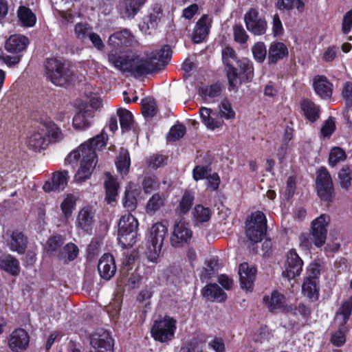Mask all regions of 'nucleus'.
<instances>
[{"label":"nucleus","instance_id":"obj_64","mask_svg":"<svg viewBox=\"0 0 352 352\" xmlns=\"http://www.w3.org/2000/svg\"><path fill=\"white\" fill-rule=\"evenodd\" d=\"M272 337L273 334L267 327H261L255 336V341L263 343L265 341H269Z\"/></svg>","mask_w":352,"mask_h":352},{"label":"nucleus","instance_id":"obj_16","mask_svg":"<svg viewBox=\"0 0 352 352\" xmlns=\"http://www.w3.org/2000/svg\"><path fill=\"white\" fill-rule=\"evenodd\" d=\"M69 176L67 170H58L52 174L51 181H47L43 189L46 192L63 190L67 185Z\"/></svg>","mask_w":352,"mask_h":352},{"label":"nucleus","instance_id":"obj_47","mask_svg":"<svg viewBox=\"0 0 352 352\" xmlns=\"http://www.w3.org/2000/svg\"><path fill=\"white\" fill-rule=\"evenodd\" d=\"M346 158V153L342 148L334 147L329 153V164L331 167H334L340 162L345 160Z\"/></svg>","mask_w":352,"mask_h":352},{"label":"nucleus","instance_id":"obj_43","mask_svg":"<svg viewBox=\"0 0 352 352\" xmlns=\"http://www.w3.org/2000/svg\"><path fill=\"white\" fill-rule=\"evenodd\" d=\"M352 170L346 166L342 167L338 173V182L340 187L346 190L351 186Z\"/></svg>","mask_w":352,"mask_h":352},{"label":"nucleus","instance_id":"obj_50","mask_svg":"<svg viewBox=\"0 0 352 352\" xmlns=\"http://www.w3.org/2000/svg\"><path fill=\"white\" fill-rule=\"evenodd\" d=\"M219 113L221 118L230 120L235 118V112L232 109L230 102L228 99L221 100L219 105Z\"/></svg>","mask_w":352,"mask_h":352},{"label":"nucleus","instance_id":"obj_44","mask_svg":"<svg viewBox=\"0 0 352 352\" xmlns=\"http://www.w3.org/2000/svg\"><path fill=\"white\" fill-rule=\"evenodd\" d=\"M77 199L72 194H67L60 204L62 212L65 218H69L76 206Z\"/></svg>","mask_w":352,"mask_h":352},{"label":"nucleus","instance_id":"obj_24","mask_svg":"<svg viewBox=\"0 0 352 352\" xmlns=\"http://www.w3.org/2000/svg\"><path fill=\"white\" fill-rule=\"evenodd\" d=\"M94 118L92 108L87 107L80 110L73 118V126L76 129L85 130L90 126L91 119Z\"/></svg>","mask_w":352,"mask_h":352},{"label":"nucleus","instance_id":"obj_19","mask_svg":"<svg viewBox=\"0 0 352 352\" xmlns=\"http://www.w3.org/2000/svg\"><path fill=\"white\" fill-rule=\"evenodd\" d=\"M313 87L316 94L322 99L330 98L332 96L333 85L324 76H316L314 77Z\"/></svg>","mask_w":352,"mask_h":352},{"label":"nucleus","instance_id":"obj_51","mask_svg":"<svg viewBox=\"0 0 352 352\" xmlns=\"http://www.w3.org/2000/svg\"><path fill=\"white\" fill-rule=\"evenodd\" d=\"M254 58L258 63H263L267 55L265 45L263 42L255 43L252 47Z\"/></svg>","mask_w":352,"mask_h":352},{"label":"nucleus","instance_id":"obj_22","mask_svg":"<svg viewBox=\"0 0 352 352\" xmlns=\"http://www.w3.org/2000/svg\"><path fill=\"white\" fill-rule=\"evenodd\" d=\"M47 141V129L41 125L38 130L29 137L28 146L34 151H40L46 147Z\"/></svg>","mask_w":352,"mask_h":352},{"label":"nucleus","instance_id":"obj_63","mask_svg":"<svg viewBox=\"0 0 352 352\" xmlns=\"http://www.w3.org/2000/svg\"><path fill=\"white\" fill-rule=\"evenodd\" d=\"M352 28V9L348 11L343 16L342 23V32L344 34L349 33Z\"/></svg>","mask_w":352,"mask_h":352},{"label":"nucleus","instance_id":"obj_49","mask_svg":"<svg viewBox=\"0 0 352 352\" xmlns=\"http://www.w3.org/2000/svg\"><path fill=\"white\" fill-rule=\"evenodd\" d=\"M240 71L245 74L247 80H251L254 76L253 64L251 60L248 58H242L236 61Z\"/></svg>","mask_w":352,"mask_h":352},{"label":"nucleus","instance_id":"obj_3","mask_svg":"<svg viewBox=\"0 0 352 352\" xmlns=\"http://www.w3.org/2000/svg\"><path fill=\"white\" fill-rule=\"evenodd\" d=\"M45 74L47 79L56 86H65L76 79V74L69 63L54 58L46 60Z\"/></svg>","mask_w":352,"mask_h":352},{"label":"nucleus","instance_id":"obj_15","mask_svg":"<svg viewBox=\"0 0 352 352\" xmlns=\"http://www.w3.org/2000/svg\"><path fill=\"white\" fill-rule=\"evenodd\" d=\"M302 260L295 250H291L287 254L285 270L283 272V276L288 279L299 276L302 272Z\"/></svg>","mask_w":352,"mask_h":352},{"label":"nucleus","instance_id":"obj_61","mask_svg":"<svg viewBox=\"0 0 352 352\" xmlns=\"http://www.w3.org/2000/svg\"><path fill=\"white\" fill-rule=\"evenodd\" d=\"M320 274V265L317 263H311L307 268L306 276L304 279H309L311 280L319 282Z\"/></svg>","mask_w":352,"mask_h":352},{"label":"nucleus","instance_id":"obj_37","mask_svg":"<svg viewBox=\"0 0 352 352\" xmlns=\"http://www.w3.org/2000/svg\"><path fill=\"white\" fill-rule=\"evenodd\" d=\"M130 164L131 160L129 151L124 148H121L119 156L116 162L118 172L121 175H126L129 173Z\"/></svg>","mask_w":352,"mask_h":352},{"label":"nucleus","instance_id":"obj_55","mask_svg":"<svg viewBox=\"0 0 352 352\" xmlns=\"http://www.w3.org/2000/svg\"><path fill=\"white\" fill-rule=\"evenodd\" d=\"M186 133V128L183 125H176L173 126L168 134L167 140L168 141L175 142L182 138Z\"/></svg>","mask_w":352,"mask_h":352},{"label":"nucleus","instance_id":"obj_21","mask_svg":"<svg viewBox=\"0 0 352 352\" xmlns=\"http://www.w3.org/2000/svg\"><path fill=\"white\" fill-rule=\"evenodd\" d=\"M212 19L207 15L202 16L197 21L192 33V41L195 43L202 42L208 36Z\"/></svg>","mask_w":352,"mask_h":352},{"label":"nucleus","instance_id":"obj_53","mask_svg":"<svg viewBox=\"0 0 352 352\" xmlns=\"http://www.w3.org/2000/svg\"><path fill=\"white\" fill-rule=\"evenodd\" d=\"M233 34L234 41L239 43H245L249 38L241 24H236L233 26Z\"/></svg>","mask_w":352,"mask_h":352},{"label":"nucleus","instance_id":"obj_46","mask_svg":"<svg viewBox=\"0 0 352 352\" xmlns=\"http://www.w3.org/2000/svg\"><path fill=\"white\" fill-rule=\"evenodd\" d=\"M142 114L146 118H153L157 113V106L152 98H146L142 100Z\"/></svg>","mask_w":352,"mask_h":352},{"label":"nucleus","instance_id":"obj_41","mask_svg":"<svg viewBox=\"0 0 352 352\" xmlns=\"http://www.w3.org/2000/svg\"><path fill=\"white\" fill-rule=\"evenodd\" d=\"M194 201V195L189 191H186L176 209V212L179 214H186L192 207Z\"/></svg>","mask_w":352,"mask_h":352},{"label":"nucleus","instance_id":"obj_13","mask_svg":"<svg viewBox=\"0 0 352 352\" xmlns=\"http://www.w3.org/2000/svg\"><path fill=\"white\" fill-rule=\"evenodd\" d=\"M192 236V232L186 222L180 220L173 227L170 243L174 247H182L188 243Z\"/></svg>","mask_w":352,"mask_h":352},{"label":"nucleus","instance_id":"obj_4","mask_svg":"<svg viewBox=\"0 0 352 352\" xmlns=\"http://www.w3.org/2000/svg\"><path fill=\"white\" fill-rule=\"evenodd\" d=\"M138 221L130 212L123 214L118 223V241L123 247H131L135 243Z\"/></svg>","mask_w":352,"mask_h":352},{"label":"nucleus","instance_id":"obj_27","mask_svg":"<svg viewBox=\"0 0 352 352\" xmlns=\"http://www.w3.org/2000/svg\"><path fill=\"white\" fill-rule=\"evenodd\" d=\"M288 55V50L286 45L280 42L271 43L268 50V63L275 64Z\"/></svg>","mask_w":352,"mask_h":352},{"label":"nucleus","instance_id":"obj_48","mask_svg":"<svg viewBox=\"0 0 352 352\" xmlns=\"http://www.w3.org/2000/svg\"><path fill=\"white\" fill-rule=\"evenodd\" d=\"M92 32V28L87 23H78L74 27V34L81 41L88 38Z\"/></svg>","mask_w":352,"mask_h":352},{"label":"nucleus","instance_id":"obj_6","mask_svg":"<svg viewBox=\"0 0 352 352\" xmlns=\"http://www.w3.org/2000/svg\"><path fill=\"white\" fill-rule=\"evenodd\" d=\"M267 230V220L265 214L260 211L253 212L246 221V235L252 242L261 241Z\"/></svg>","mask_w":352,"mask_h":352},{"label":"nucleus","instance_id":"obj_34","mask_svg":"<svg viewBox=\"0 0 352 352\" xmlns=\"http://www.w3.org/2000/svg\"><path fill=\"white\" fill-rule=\"evenodd\" d=\"M27 243V239L23 233L14 232L11 235L9 247L12 251L17 252L19 254H23L25 250Z\"/></svg>","mask_w":352,"mask_h":352},{"label":"nucleus","instance_id":"obj_42","mask_svg":"<svg viewBox=\"0 0 352 352\" xmlns=\"http://www.w3.org/2000/svg\"><path fill=\"white\" fill-rule=\"evenodd\" d=\"M117 114L120 118V124L122 131H129L131 130L133 119L132 113L126 109H119Z\"/></svg>","mask_w":352,"mask_h":352},{"label":"nucleus","instance_id":"obj_58","mask_svg":"<svg viewBox=\"0 0 352 352\" xmlns=\"http://www.w3.org/2000/svg\"><path fill=\"white\" fill-rule=\"evenodd\" d=\"M78 254V248L74 243H67L63 248L61 252V256L67 258L69 261H73Z\"/></svg>","mask_w":352,"mask_h":352},{"label":"nucleus","instance_id":"obj_8","mask_svg":"<svg viewBox=\"0 0 352 352\" xmlns=\"http://www.w3.org/2000/svg\"><path fill=\"white\" fill-rule=\"evenodd\" d=\"M96 210L92 205L86 204L78 212L75 226L83 233H91L96 222Z\"/></svg>","mask_w":352,"mask_h":352},{"label":"nucleus","instance_id":"obj_39","mask_svg":"<svg viewBox=\"0 0 352 352\" xmlns=\"http://www.w3.org/2000/svg\"><path fill=\"white\" fill-rule=\"evenodd\" d=\"M137 193L133 189V184H129L126 188L123 199V206L129 211H133L137 208Z\"/></svg>","mask_w":352,"mask_h":352},{"label":"nucleus","instance_id":"obj_33","mask_svg":"<svg viewBox=\"0 0 352 352\" xmlns=\"http://www.w3.org/2000/svg\"><path fill=\"white\" fill-rule=\"evenodd\" d=\"M0 267L13 276L19 274V262L11 255H6L0 258Z\"/></svg>","mask_w":352,"mask_h":352},{"label":"nucleus","instance_id":"obj_38","mask_svg":"<svg viewBox=\"0 0 352 352\" xmlns=\"http://www.w3.org/2000/svg\"><path fill=\"white\" fill-rule=\"evenodd\" d=\"M352 311V296L344 302L340 308L339 311L336 316V321L339 322L340 325L346 323L351 314Z\"/></svg>","mask_w":352,"mask_h":352},{"label":"nucleus","instance_id":"obj_59","mask_svg":"<svg viewBox=\"0 0 352 352\" xmlns=\"http://www.w3.org/2000/svg\"><path fill=\"white\" fill-rule=\"evenodd\" d=\"M142 188L145 193H150L157 187V181L155 176H145L142 181Z\"/></svg>","mask_w":352,"mask_h":352},{"label":"nucleus","instance_id":"obj_29","mask_svg":"<svg viewBox=\"0 0 352 352\" xmlns=\"http://www.w3.org/2000/svg\"><path fill=\"white\" fill-rule=\"evenodd\" d=\"M300 107L305 116L310 122H314L320 118V107L312 101L303 100L300 103Z\"/></svg>","mask_w":352,"mask_h":352},{"label":"nucleus","instance_id":"obj_45","mask_svg":"<svg viewBox=\"0 0 352 352\" xmlns=\"http://www.w3.org/2000/svg\"><path fill=\"white\" fill-rule=\"evenodd\" d=\"M192 214L195 221L200 223L208 221L211 216L210 210L201 205L196 206Z\"/></svg>","mask_w":352,"mask_h":352},{"label":"nucleus","instance_id":"obj_10","mask_svg":"<svg viewBox=\"0 0 352 352\" xmlns=\"http://www.w3.org/2000/svg\"><path fill=\"white\" fill-rule=\"evenodd\" d=\"M316 188L318 196L323 201H329L333 193V184L330 173L321 167L317 172Z\"/></svg>","mask_w":352,"mask_h":352},{"label":"nucleus","instance_id":"obj_32","mask_svg":"<svg viewBox=\"0 0 352 352\" xmlns=\"http://www.w3.org/2000/svg\"><path fill=\"white\" fill-rule=\"evenodd\" d=\"M302 293L311 300H317L319 298V282L304 279L302 284Z\"/></svg>","mask_w":352,"mask_h":352},{"label":"nucleus","instance_id":"obj_40","mask_svg":"<svg viewBox=\"0 0 352 352\" xmlns=\"http://www.w3.org/2000/svg\"><path fill=\"white\" fill-rule=\"evenodd\" d=\"M219 269L218 259L216 258H211L205 263V267L203 268L200 278L202 280H208Z\"/></svg>","mask_w":352,"mask_h":352},{"label":"nucleus","instance_id":"obj_2","mask_svg":"<svg viewBox=\"0 0 352 352\" xmlns=\"http://www.w3.org/2000/svg\"><path fill=\"white\" fill-rule=\"evenodd\" d=\"M107 140V133L102 131L99 135L81 144L67 155L65 159V164H72L80 161L79 168L74 176L76 182H83L90 177L97 164L96 150L104 146Z\"/></svg>","mask_w":352,"mask_h":352},{"label":"nucleus","instance_id":"obj_30","mask_svg":"<svg viewBox=\"0 0 352 352\" xmlns=\"http://www.w3.org/2000/svg\"><path fill=\"white\" fill-rule=\"evenodd\" d=\"M212 112L210 109L204 107L199 109V115L202 122L208 129L214 130L222 126L223 121L213 118L211 115Z\"/></svg>","mask_w":352,"mask_h":352},{"label":"nucleus","instance_id":"obj_12","mask_svg":"<svg viewBox=\"0 0 352 352\" xmlns=\"http://www.w3.org/2000/svg\"><path fill=\"white\" fill-rule=\"evenodd\" d=\"M330 221V217L327 214H321L312 221L311 236L314 243L317 247L322 246L327 238V226Z\"/></svg>","mask_w":352,"mask_h":352},{"label":"nucleus","instance_id":"obj_1","mask_svg":"<svg viewBox=\"0 0 352 352\" xmlns=\"http://www.w3.org/2000/svg\"><path fill=\"white\" fill-rule=\"evenodd\" d=\"M170 57V47L164 45L160 50L146 54L145 57L121 56L111 52L108 55V61L121 72H128L135 77H139L163 69Z\"/></svg>","mask_w":352,"mask_h":352},{"label":"nucleus","instance_id":"obj_31","mask_svg":"<svg viewBox=\"0 0 352 352\" xmlns=\"http://www.w3.org/2000/svg\"><path fill=\"white\" fill-rule=\"evenodd\" d=\"M133 41V37L127 30L117 32L111 35L109 38V43L114 46L130 45Z\"/></svg>","mask_w":352,"mask_h":352},{"label":"nucleus","instance_id":"obj_52","mask_svg":"<svg viewBox=\"0 0 352 352\" xmlns=\"http://www.w3.org/2000/svg\"><path fill=\"white\" fill-rule=\"evenodd\" d=\"M222 59L227 67L233 66V63H236V61H238L235 51L229 46H227L223 49Z\"/></svg>","mask_w":352,"mask_h":352},{"label":"nucleus","instance_id":"obj_9","mask_svg":"<svg viewBox=\"0 0 352 352\" xmlns=\"http://www.w3.org/2000/svg\"><path fill=\"white\" fill-rule=\"evenodd\" d=\"M91 351L113 352V340L110 333L99 329L94 332L90 337Z\"/></svg>","mask_w":352,"mask_h":352},{"label":"nucleus","instance_id":"obj_28","mask_svg":"<svg viewBox=\"0 0 352 352\" xmlns=\"http://www.w3.org/2000/svg\"><path fill=\"white\" fill-rule=\"evenodd\" d=\"M104 187L106 190V200L110 204L116 200L118 195L119 184L116 179L109 173H105Z\"/></svg>","mask_w":352,"mask_h":352},{"label":"nucleus","instance_id":"obj_62","mask_svg":"<svg viewBox=\"0 0 352 352\" xmlns=\"http://www.w3.org/2000/svg\"><path fill=\"white\" fill-rule=\"evenodd\" d=\"M63 244V239L61 236H53L47 241V251L55 252Z\"/></svg>","mask_w":352,"mask_h":352},{"label":"nucleus","instance_id":"obj_23","mask_svg":"<svg viewBox=\"0 0 352 352\" xmlns=\"http://www.w3.org/2000/svg\"><path fill=\"white\" fill-rule=\"evenodd\" d=\"M29 44L28 38L21 34L10 36L6 41L5 49L10 53L18 54L26 49Z\"/></svg>","mask_w":352,"mask_h":352},{"label":"nucleus","instance_id":"obj_36","mask_svg":"<svg viewBox=\"0 0 352 352\" xmlns=\"http://www.w3.org/2000/svg\"><path fill=\"white\" fill-rule=\"evenodd\" d=\"M166 197L159 193H155L148 200L146 205V212L150 215L154 214L164 206Z\"/></svg>","mask_w":352,"mask_h":352},{"label":"nucleus","instance_id":"obj_60","mask_svg":"<svg viewBox=\"0 0 352 352\" xmlns=\"http://www.w3.org/2000/svg\"><path fill=\"white\" fill-rule=\"evenodd\" d=\"M211 171L207 166H196L192 170L193 179L195 181L206 179Z\"/></svg>","mask_w":352,"mask_h":352},{"label":"nucleus","instance_id":"obj_14","mask_svg":"<svg viewBox=\"0 0 352 352\" xmlns=\"http://www.w3.org/2000/svg\"><path fill=\"white\" fill-rule=\"evenodd\" d=\"M30 343L28 333L22 328L14 329L8 338V346L13 352H22L25 351Z\"/></svg>","mask_w":352,"mask_h":352},{"label":"nucleus","instance_id":"obj_25","mask_svg":"<svg viewBox=\"0 0 352 352\" xmlns=\"http://www.w3.org/2000/svg\"><path fill=\"white\" fill-rule=\"evenodd\" d=\"M263 302L270 311L286 310L285 298L278 291H274L270 296H265Z\"/></svg>","mask_w":352,"mask_h":352},{"label":"nucleus","instance_id":"obj_7","mask_svg":"<svg viewBox=\"0 0 352 352\" xmlns=\"http://www.w3.org/2000/svg\"><path fill=\"white\" fill-rule=\"evenodd\" d=\"M176 329V320L166 316L155 320L151 330L152 337L157 341L166 342L171 340Z\"/></svg>","mask_w":352,"mask_h":352},{"label":"nucleus","instance_id":"obj_18","mask_svg":"<svg viewBox=\"0 0 352 352\" xmlns=\"http://www.w3.org/2000/svg\"><path fill=\"white\" fill-rule=\"evenodd\" d=\"M256 270L250 267L248 263H243L239 265V274L241 287L242 289L250 290L255 280Z\"/></svg>","mask_w":352,"mask_h":352},{"label":"nucleus","instance_id":"obj_56","mask_svg":"<svg viewBox=\"0 0 352 352\" xmlns=\"http://www.w3.org/2000/svg\"><path fill=\"white\" fill-rule=\"evenodd\" d=\"M227 76L229 82L230 89H236L241 83L236 69L234 66H228Z\"/></svg>","mask_w":352,"mask_h":352},{"label":"nucleus","instance_id":"obj_20","mask_svg":"<svg viewBox=\"0 0 352 352\" xmlns=\"http://www.w3.org/2000/svg\"><path fill=\"white\" fill-rule=\"evenodd\" d=\"M146 0H123L120 2L118 11L122 18H133Z\"/></svg>","mask_w":352,"mask_h":352},{"label":"nucleus","instance_id":"obj_54","mask_svg":"<svg viewBox=\"0 0 352 352\" xmlns=\"http://www.w3.org/2000/svg\"><path fill=\"white\" fill-rule=\"evenodd\" d=\"M41 126L47 129V138H52L54 141L61 139L60 129L55 124L50 122L41 124Z\"/></svg>","mask_w":352,"mask_h":352},{"label":"nucleus","instance_id":"obj_57","mask_svg":"<svg viewBox=\"0 0 352 352\" xmlns=\"http://www.w3.org/2000/svg\"><path fill=\"white\" fill-rule=\"evenodd\" d=\"M199 91L203 96L214 98L221 94V87L219 85L214 84L208 87H201Z\"/></svg>","mask_w":352,"mask_h":352},{"label":"nucleus","instance_id":"obj_17","mask_svg":"<svg viewBox=\"0 0 352 352\" xmlns=\"http://www.w3.org/2000/svg\"><path fill=\"white\" fill-rule=\"evenodd\" d=\"M98 270L102 278L110 280L116 272L113 256L110 254H104L99 260Z\"/></svg>","mask_w":352,"mask_h":352},{"label":"nucleus","instance_id":"obj_26","mask_svg":"<svg viewBox=\"0 0 352 352\" xmlns=\"http://www.w3.org/2000/svg\"><path fill=\"white\" fill-rule=\"evenodd\" d=\"M204 298L211 301L222 302L227 298L226 292L216 283L206 285L201 291Z\"/></svg>","mask_w":352,"mask_h":352},{"label":"nucleus","instance_id":"obj_5","mask_svg":"<svg viewBox=\"0 0 352 352\" xmlns=\"http://www.w3.org/2000/svg\"><path fill=\"white\" fill-rule=\"evenodd\" d=\"M167 232L166 226L161 222H157L151 227L147 241L146 252L148 258L151 261L155 262L159 257Z\"/></svg>","mask_w":352,"mask_h":352},{"label":"nucleus","instance_id":"obj_11","mask_svg":"<svg viewBox=\"0 0 352 352\" xmlns=\"http://www.w3.org/2000/svg\"><path fill=\"white\" fill-rule=\"evenodd\" d=\"M247 30L254 35H263L267 28L265 19L259 16L257 9L250 8L244 15Z\"/></svg>","mask_w":352,"mask_h":352},{"label":"nucleus","instance_id":"obj_35","mask_svg":"<svg viewBox=\"0 0 352 352\" xmlns=\"http://www.w3.org/2000/svg\"><path fill=\"white\" fill-rule=\"evenodd\" d=\"M17 16L23 25L32 27L36 22V15L28 7L21 6L17 10Z\"/></svg>","mask_w":352,"mask_h":352}]
</instances>
